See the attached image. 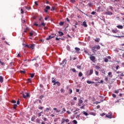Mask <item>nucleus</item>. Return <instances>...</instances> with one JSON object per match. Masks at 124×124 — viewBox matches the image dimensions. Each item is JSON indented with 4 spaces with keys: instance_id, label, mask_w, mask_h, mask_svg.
<instances>
[{
    "instance_id": "obj_1",
    "label": "nucleus",
    "mask_w": 124,
    "mask_h": 124,
    "mask_svg": "<svg viewBox=\"0 0 124 124\" xmlns=\"http://www.w3.org/2000/svg\"><path fill=\"white\" fill-rule=\"evenodd\" d=\"M100 46H96L92 48L93 51H96V50H99Z\"/></svg>"
},
{
    "instance_id": "obj_2",
    "label": "nucleus",
    "mask_w": 124,
    "mask_h": 124,
    "mask_svg": "<svg viewBox=\"0 0 124 124\" xmlns=\"http://www.w3.org/2000/svg\"><path fill=\"white\" fill-rule=\"evenodd\" d=\"M23 96L24 98H26V97H30V93H22Z\"/></svg>"
},
{
    "instance_id": "obj_3",
    "label": "nucleus",
    "mask_w": 124,
    "mask_h": 124,
    "mask_svg": "<svg viewBox=\"0 0 124 124\" xmlns=\"http://www.w3.org/2000/svg\"><path fill=\"white\" fill-rule=\"evenodd\" d=\"M105 15H113V13L107 10L106 12L104 13Z\"/></svg>"
},
{
    "instance_id": "obj_4",
    "label": "nucleus",
    "mask_w": 124,
    "mask_h": 124,
    "mask_svg": "<svg viewBox=\"0 0 124 124\" xmlns=\"http://www.w3.org/2000/svg\"><path fill=\"white\" fill-rule=\"evenodd\" d=\"M107 118H108V119H112V113L109 112L108 114L106 115Z\"/></svg>"
},
{
    "instance_id": "obj_5",
    "label": "nucleus",
    "mask_w": 124,
    "mask_h": 124,
    "mask_svg": "<svg viewBox=\"0 0 124 124\" xmlns=\"http://www.w3.org/2000/svg\"><path fill=\"white\" fill-rule=\"evenodd\" d=\"M50 8H51V7H50V6H47L46 7V9H45V12H46V13H47V12H48V10H50Z\"/></svg>"
},
{
    "instance_id": "obj_6",
    "label": "nucleus",
    "mask_w": 124,
    "mask_h": 124,
    "mask_svg": "<svg viewBox=\"0 0 124 124\" xmlns=\"http://www.w3.org/2000/svg\"><path fill=\"white\" fill-rule=\"evenodd\" d=\"M52 38H54V36H52V35H50L48 37L46 38V40H50V39H52Z\"/></svg>"
},
{
    "instance_id": "obj_7",
    "label": "nucleus",
    "mask_w": 124,
    "mask_h": 124,
    "mask_svg": "<svg viewBox=\"0 0 124 124\" xmlns=\"http://www.w3.org/2000/svg\"><path fill=\"white\" fill-rule=\"evenodd\" d=\"M90 60H91V61H94V60H95V57H94V56H93L92 55H90Z\"/></svg>"
},
{
    "instance_id": "obj_8",
    "label": "nucleus",
    "mask_w": 124,
    "mask_h": 124,
    "mask_svg": "<svg viewBox=\"0 0 124 124\" xmlns=\"http://www.w3.org/2000/svg\"><path fill=\"white\" fill-rule=\"evenodd\" d=\"M53 110L56 111V113H60L61 112V110L57 109V108H53Z\"/></svg>"
},
{
    "instance_id": "obj_9",
    "label": "nucleus",
    "mask_w": 124,
    "mask_h": 124,
    "mask_svg": "<svg viewBox=\"0 0 124 124\" xmlns=\"http://www.w3.org/2000/svg\"><path fill=\"white\" fill-rule=\"evenodd\" d=\"M34 47V44H32L29 46V48L31 49V50L33 49V47Z\"/></svg>"
},
{
    "instance_id": "obj_10",
    "label": "nucleus",
    "mask_w": 124,
    "mask_h": 124,
    "mask_svg": "<svg viewBox=\"0 0 124 124\" xmlns=\"http://www.w3.org/2000/svg\"><path fill=\"white\" fill-rule=\"evenodd\" d=\"M58 33L59 34V36H62V35H63V33L62 31H59Z\"/></svg>"
},
{
    "instance_id": "obj_11",
    "label": "nucleus",
    "mask_w": 124,
    "mask_h": 124,
    "mask_svg": "<svg viewBox=\"0 0 124 124\" xmlns=\"http://www.w3.org/2000/svg\"><path fill=\"white\" fill-rule=\"evenodd\" d=\"M41 26H43V27H45V23L44 22H42L41 24L39 25V28H40Z\"/></svg>"
},
{
    "instance_id": "obj_12",
    "label": "nucleus",
    "mask_w": 124,
    "mask_h": 124,
    "mask_svg": "<svg viewBox=\"0 0 124 124\" xmlns=\"http://www.w3.org/2000/svg\"><path fill=\"white\" fill-rule=\"evenodd\" d=\"M117 28H118V29H122L124 27L122 25H118L117 26Z\"/></svg>"
},
{
    "instance_id": "obj_13",
    "label": "nucleus",
    "mask_w": 124,
    "mask_h": 124,
    "mask_svg": "<svg viewBox=\"0 0 124 124\" xmlns=\"http://www.w3.org/2000/svg\"><path fill=\"white\" fill-rule=\"evenodd\" d=\"M87 84H94V82L91 81L90 80H87Z\"/></svg>"
},
{
    "instance_id": "obj_14",
    "label": "nucleus",
    "mask_w": 124,
    "mask_h": 124,
    "mask_svg": "<svg viewBox=\"0 0 124 124\" xmlns=\"http://www.w3.org/2000/svg\"><path fill=\"white\" fill-rule=\"evenodd\" d=\"M83 25L84 26V27H85V28H87V27H88V25L86 23V21H84L83 22Z\"/></svg>"
},
{
    "instance_id": "obj_15",
    "label": "nucleus",
    "mask_w": 124,
    "mask_h": 124,
    "mask_svg": "<svg viewBox=\"0 0 124 124\" xmlns=\"http://www.w3.org/2000/svg\"><path fill=\"white\" fill-rule=\"evenodd\" d=\"M0 83H2L3 82V78L2 76H0Z\"/></svg>"
},
{
    "instance_id": "obj_16",
    "label": "nucleus",
    "mask_w": 124,
    "mask_h": 124,
    "mask_svg": "<svg viewBox=\"0 0 124 124\" xmlns=\"http://www.w3.org/2000/svg\"><path fill=\"white\" fill-rule=\"evenodd\" d=\"M57 85V86H61V83L59 82H56L55 83L53 84V85Z\"/></svg>"
},
{
    "instance_id": "obj_17",
    "label": "nucleus",
    "mask_w": 124,
    "mask_h": 124,
    "mask_svg": "<svg viewBox=\"0 0 124 124\" xmlns=\"http://www.w3.org/2000/svg\"><path fill=\"white\" fill-rule=\"evenodd\" d=\"M64 122H66V123H68V122H69V120H68V119L64 120L62 124H63V123H64Z\"/></svg>"
},
{
    "instance_id": "obj_18",
    "label": "nucleus",
    "mask_w": 124,
    "mask_h": 124,
    "mask_svg": "<svg viewBox=\"0 0 124 124\" xmlns=\"http://www.w3.org/2000/svg\"><path fill=\"white\" fill-rule=\"evenodd\" d=\"M82 113L84 114V115H85V116H88L89 115V114H88V113L85 111H82Z\"/></svg>"
},
{
    "instance_id": "obj_19",
    "label": "nucleus",
    "mask_w": 124,
    "mask_h": 124,
    "mask_svg": "<svg viewBox=\"0 0 124 124\" xmlns=\"http://www.w3.org/2000/svg\"><path fill=\"white\" fill-rule=\"evenodd\" d=\"M93 70L91 69L90 70V73H89L90 75H92V74H93Z\"/></svg>"
},
{
    "instance_id": "obj_20",
    "label": "nucleus",
    "mask_w": 124,
    "mask_h": 124,
    "mask_svg": "<svg viewBox=\"0 0 124 124\" xmlns=\"http://www.w3.org/2000/svg\"><path fill=\"white\" fill-rule=\"evenodd\" d=\"M100 41V38H96L95 39V41L96 42H99Z\"/></svg>"
},
{
    "instance_id": "obj_21",
    "label": "nucleus",
    "mask_w": 124,
    "mask_h": 124,
    "mask_svg": "<svg viewBox=\"0 0 124 124\" xmlns=\"http://www.w3.org/2000/svg\"><path fill=\"white\" fill-rule=\"evenodd\" d=\"M78 76H79V77H82V76H83V74H82L81 72H79L78 73Z\"/></svg>"
},
{
    "instance_id": "obj_22",
    "label": "nucleus",
    "mask_w": 124,
    "mask_h": 124,
    "mask_svg": "<svg viewBox=\"0 0 124 124\" xmlns=\"http://www.w3.org/2000/svg\"><path fill=\"white\" fill-rule=\"evenodd\" d=\"M75 50H76L77 52H78V51H80V48L78 47H75Z\"/></svg>"
},
{
    "instance_id": "obj_23",
    "label": "nucleus",
    "mask_w": 124,
    "mask_h": 124,
    "mask_svg": "<svg viewBox=\"0 0 124 124\" xmlns=\"http://www.w3.org/2000/svg\"><path fill=\"white\" fill-rule=\"evenodd\" d=\"M78 101L79 104H82V103H83V100H82V99H79Z\"/></svg>"
},
{
    "instance_id": "obj_24",
    "label": "nucleus",
    "mask_w": 124,
    "mask_h": 124,
    "mask_svg": "<svg viewBox=\"0 0 124 124\" xmlns=\"http://www.w3.org/2000/svg\"><path fill=\"white\" fill-rule=\"evenodd\" d=\"M64 62H65V63H66V60H65V59H64L63 60L62 64H63L64 63Z\"/></svg>"
},
{
    "instance_id": "obj_25",
    "label": "nucleus",
    "mask_w": 124,
    "mask_h": 124,
    "mask_svg": "<svg viewBox=\"0 0 124 124\" xmlns=\"http://www.w3.org/2000/svg\"><path fill=\"white\" fill-rule=\"evenodd\" d=\"M20 72L21 73V74H23V73H26V71L25 70H23V71H20Z\"/></svg>"
},
{
    "instance_id": "obj_26",
    "label": "nucleus",
    "mask_w": 124,
    "mask_h": 124,
    "mask_svg": "<svg viewBox=\"0 0 124 124\" xmlns=\"http://www.w3.org/2000/svg\"><path fill=\"white\" fill-rule=\"evenodd\" d=\"M63 24H64V22H61L60 23H59V25L60 26H62L63 25Z\"/></svg>"
},
{
    "instance_id": "obj_27",
    "label": "nucleus",
    "mask_w": 124,
    "mask_h": 124,
    "mask_svg": "<svg viewBox=\"0 0 124 124\" xmlns=\"http://www.w3.org/2000/svg\"><path fill=\"white\" fill-rule=\"evenodd\" d=\"M95 68H96V69H99L100 68V67L99 66H95Z\"/></svg>"
},
{
    "instance_id": "obj_28",
    "label": "nucleus",
    "mask_w": 124,
    "mask_h": 124,
    "mask_svg": "<svg viewBox=\"0 0 124 124\" xmlns=\"http://www.w3.org/2000/svg\"><path fill=\"white\" fill-rule=\"evenodd\" d=\"M0 63L1 65H4V62H1L0 60Z\"/></svg>"
},
{
    "instance_id": "obj_29",
    "label": "nucleus",
    "mask_w": 124,
    "mask_h": 124,
    "mask_svg": "<svg viewBox=\"0 0 124 124\" xmlns=\"http://www.w3.org/2000/svg\"><path fill=\"white\" fill-rule=\"evenodd\" d=\"M96 13L94 11H93L91 13L92 15H95Z\"/></svg>"
},
{
    "instance_id": "obj_30",
    "label": "nucleus",
    "mask_w": 124,
    "mask_h": 124,
    "mask_svg": "<svg viewBox=\"0 0 124 124\" xmlns=\"http://www.w3.org/2000/svg\"><path fill=\"white\" fill-rule=\"evenodd\" d=\"M31 121H33L34 120H35V116H33L31 119Z\"/></svg>"
},
{
    "instance_id": "obj_31",
    "label": "nucleus",
    "mask_w": 124,
    "mask_h": 124,
    "mask_svg": "<svg viewBox=\"0 0 124 124\" xmlns=\"http://www.w3.org/2000/svg\"><path fill=\"white\" fill-rule=\"evenodd\" d=\"M69 94H71V93H72V90L71 89H69Z\"/></svg>"
},
{
    "instance_id": "obj_32",
    "label": "nucleus",
    "mask_w": 124,
    "mask_h": 124,
    "mask_svg": "<svg viewBox=\"0 0 124 124\" xmlns=\"http://www.w3.org/2000/svg\"><path fill=\"white\" fill-rule=\"evenodd\" d=\"M120 93V91L119 90H115V93Z\"/></svg>"
},
{
    "instance_id": "obj_33",
    "label": "nucleus",
    "mask_w": 124,
    "mask_h": 124,
    "mask_svg": "<svg viewBox=\"0 0 124 124\" xmlns=\"http://www.w3.org/2000/svg\"><path fill=\"white\" fill-rule=\"evenodd\" d=\"M48 110H50V108H46V109L45 110V112H46V111L48 112Z\"/></svg>"
},
{
    "instance_id": "obj_34",
    "label": "nucleus",
    "mask_w": 124,
    "mask_h": 124,
    "mask_svg": "<svg viewBox=\"0 0 124 124\" xmlns=\"http://www.w3.org/2000/svg\"><path fill=\"white\" fill-rule=\"evenodd\" d=\"M34 77V74H31V78H33Z\"/></svg>"
},
{
    "instance_id": "obj_35",
    "label": "nucleus",
    "mask_w": 124,
    "mask_h": 124,
    "mask_svg": "<svg viewBox=\"0 0 124 124\" xmlns=\"http://www.w3.org/2000/svg\"><path fill=\"white\" fill-rule=\"evenodd\" d=\"M54 10H55V7H52L51 11H54Z\"/></svg>"
},
{
    "instance_id": "obj_36",
    "label": "nucleus",
    "mask_w": 124,
    "mask_h": 124,
    "mask_svg": "<svg viewBox=\"0 0 124 124\" xmlns=\"http://www.w3.org/2000/svg\"><path fill=\"white\" fill-rule=\"evenodd\" d=\"M16 107H17V105L16 104L14 105V109H16Z\"/></svg>"
},
{
    "instance_id": "obj_37",
    "label": "nucleus",
    "mask_w": 124,
    "mask_h": 124,
    "mask_svg": "<svg viewBox=\"0 0 124 124\" xmlns=\"http://www.w3.org/2000/svg\"><path fill=\"white\" fill-rule=\"evenodd\" d=\"M105 62H108V59L107 58H105Z\"/></svg>"
},
{
    "instance_id": "obj_38",
    "label": "nucleus",
    "mask_w": 124,
    "mask_h": 124,
    "mask_svg": "<svg viewBox=\"0 0 124 124\" xmlns=\"http://www.w3.org/2000/svg\"><path fill=\"white\" fill-rule=\"evenodd\" d=\"M43 108H44L43 107H39V109H40V110H42V109H43Z\"/></svg>"
},
{
    "instance_id": "obj_39",
    "label": "nucleus",
    "mask_w": 124,
    "mask_h": 124,
    "mask_svg": "<svg viewBox=\"0 0 124 124\" xmlns=\"http://www.w3.org/2000/svg\"><path fill=\"white\" fill-rule=\"evenodd\" d=\"M112 31V32H113V33H117V31H115L114 30H113Z\"/></svg>"
},
{
    "instance_id": "obj_40",
    "label": "nucleus",
    "mask_w": 124,
    "mask_h": 124,
    "mask_svg": "<svg viewBox=\"0 0 124 124\" xmlns=\"http://www.w3.org/2000/svg\"><path fill=\"white\" fill-rule=\"evenodd\" d=\"M21 14H24V11L23 10V9H22V8L21 9Z\"/></svg>"
},
{
    "instance_id": "obj_41",
    "label": "nucleus",
    "mask_w": 124,
    "mask_h": 124,
    "mask_svg": "<svg viewBox=\"0 0 124 124\" xmlns=\"http://www.w3.org/2000/svg\"><path fill=\"white\" fill-rule=\"evenodd\" d=\"M74 124H77V121L76 120H74L73 121Z\"/></svg>"
},
{
    "instance_id": "obj_42",
    "label": "nucleus",
    "mask_w": 124,
    "mask_h": 124,
    "mask_svg": "<svg viewBox=\"0 0 124 124\" xmlns=\"http://www.w3.org/2000/svg\"><path fill=\"white\" fill-rule=\"evenodd\" d=\"M72 71H73V72H76V70H75V69L73 68L72 69Z\"/></svg>"
},
{
    "instance_id": "obj_43",
    "label": "nucleus",
    "mask_w": 124,
    "mask_h": 124,
    "mask_svg": "<svg viewBox=\"0 0 124 124\" xmlns=\"http://www.w3.org/2000/svg\"><path fill=\"white\" fill-rule=\"evenodd\" d=\"M77 67L78 68V69H82V67L81 66H77Z\"/></svg>"
},
{
    "instance_id": "obj_44",
    "label": "nucleus",
    "mask_w": 124,
    "mask_h": 124,
    "mask_svg": "<svg viewBox=\"0 0 124 124\" xmlns=\"http://www.w3.org/2000/svg\"><path fill=\"white\" fill-rule=\"evenodd\" d=\"M61 93H64V90H63V89H61Z\"/></svg>"
},
{
    "instance_id": "obj_45",
    "label": "nucleus",
    "mask_w": 124,
    "mask_h": 124,
    "mask_svg": "<svg viewBox=\"0 0 124 124\" xmlns=\"http://www.w3.org/2000/svg\"><path fill=\"white\" fill-rule=\"evenodd\" d=\"M108 75L109 76H110V75H112V72H110L108 73Z\"/></svg>"
},
{
    "instance_id": "obj_46",
    "label": "nucleus",
    "mask_w": 124,
    "mask_h": 124,
    "mask_svg": "<svg viewBox=\"0 0 124 124\" xmlns=\"http://www.w3.org/2000/svg\"><path fill=\"white\" fill-rule=\"evenodd\" d=\"M36 122L38 124H40V121L38 119H37Z\"/></svg>"
},
{
    "instance_id": "obj_47",
    "label": "nucleus",
    "mask_w": 124,
    "mask_h": 124,
    "mask_svg": "<svg viewBox=\"0 0 124 124\" xmlns=\"http://www.w3.org/2000/svg\"><path fill=\"white\" fill-rule=\"evenodd\" d=\"M12 103H16V101L13 100L12 101Z\"/></svg>"
},
{
    "instance_id": "obj_48",
    "label": "nucleus",
    "mask_w": 124,
    "mask_h": 124,
    "mask_svg": "<svg viewBox=\"0 0 124 124\" xmlns=\"http://www.w3.org/2000/svg\"><path fill=\"white\" fill-rule=\"evenodd\" d=\"M30 36H32V35H33V33H32V32H30Z\"/></svg>"
},
{
    "instance_id": "obj_49",
    "label": "nucleus",
    "mask_w": 124,
    "mask_h": 124,
    "mask_svg": "<svg viewBox=\"0 0 124 124\" xmlns=\"http://www.w3.org/2000/svg\"><path fill=\"white\" fill-rule=\"evenodd\" d=\"M17 104L18 105H19V104H20V101H19V100H18L17 101Z\"/></svg>"
},
{
    "instance_id": "obj_50",
    "label": "nucleus",
    "mask_w": 124,
    "mask_h": 124,
    "mask_svg": "<svg viewBox=\"0 0 124 124\" xmlns=\"http://www.w3.org/2000/svg\"><path fill=\"white\" fill-rule=\"evenodd\" d=\"M41 113H42V111H41L40 113H38L39 117H40L41 116Z\"/></svg>"
},
{
    "instance_id": "obj_51",
    "label": "nucleus",
    "mask_w": 124,
    "mask_h": 124,
    "mask_svg": "<svg viewBox=\"0 0 124 124\" xmlns=\"http://www.w3.org/2000/svg\"><path fill=\"white\" fill-rule=\"evenodd\" d=\"M60 39H61V38H58V37H56V40L58 41V40H60Z\"/></svg>"
},
{
    "instance_id": "obj_52",
    "label": "nucleus",
    "mask_w": 124,
    "mask_h": 124,
    "mask_svg": "<svg viewBox=\"0 0 124 124\" xmlns=\"http://www.w3.org/2000/svg\"><path fill=\"white\" fill-rule=\"evenodd\" d=\"M43 97H44L43 95H41L40 96V99H42V98H43Z\"/></svg>"
},
{
    "instance_id": "obj_53",
    "label": "nucleus",
    "mask_w": 124,
    "mask_h": 124,
    "mask_svg": "<svg viewBox=\"0 0 124 124\" xmlns=\"http://www.w3.org/2000/svg\"><path fill=\"white\" fill-rule=\"evenodd\" d=\"M119 67H120V66L119 65H117L116 67V69L117 70L119 69Z\"/></svg>"
},
{
    "instance_id": "obj_54",
    "label": "nucleus",
    "mask_w": 124,
    "mask_h": 124,
    "mask_svg": "<svg viewBox=\"0 0 124 124\" xmlns=\"http://www.w3.org/2000/svg\"><path fill=\"white\" fill-rule=\"evenodd\" d=\"M28 81L29 82H31V78H28Z\"/></svg>"
},
{
    "instance_id": "obj_55",
    "label": "nucleus",
    "mask_w": 124,
    "mask_h": 124,
    "mask_svg": "<svg viewBox=\"0 0 124 124\" xmlns=\"http://www.w3.org/2000/svg\"><path fill=\"white\" fill-rule=\"evenodd\" d=\"M67 114H69V115H70V114H71V112H70V111H67Z\"/></svg>"
},
{
    "instance_id": "obj_56",
    "label": "nucleus",
    "mask_w": 124,
    "mask_h": 124,
    "mask_svg": "<svg viewBox=\"0 0 124 124\" xmlns=\"http://www.w3.org/2000/svg\"><path fill=\"white\" fill-rule=\"evenodd\" d=\"M52 36H54V37H55V36H56V34H51Z\"/></svg>"
},
{
    "instance_id": "obj_57",
    "label": "nucleus",
    "mask_w": 124,
    "mask_h": 124,
    "mask_svg": "<svg viewBox=\"0 0 124 124\" xmlns=\"http://www.w3.org/2000/svg\"><path fill=\"white\" fill-rule=\"evenodd\" d=\"M34 3L35 5H38V4L37 3V1H35Z\"/></svg>"
},
{
    "instance_id": "obj_58",
    "label": "nucleus",
    "mask_w": 124,
    "mask_h": 124,
    "mask_svg": "<svg viewBox=\"0 0 124 124\" xmlns=\"http://www.w3.org/2000/svg\"><path fill=\"white\" fill-rule=\"evenodd\" d=\"M109 9L111 10H113V7L112 6H109Z\"/></svg>"
},
{
    "instance_id": "obj_59",
    "label": "nucleus",
    "mask_w": 124,
    "mask_h": 124,
    "mask_svg": "<svg viewBox=\"0 0 124 124\" xmlns=\"http://www.w3.org/2000/svg\"><path fill=\"white\" fill-rule=\"evenodd\" d=\"M34 25L36 26V27H38V24H37L36 23H34Z\"/></svg>"
},
{
    "instance_id": "obj_60",
    "label": "nucleus",
    "mask_w": 124,
    "mask_h": 124,
    "mask_svg": "<svg viewBox=\"0 0 124 124\" xmlns=\"http://www.w3.org/2000/svg\"><path fill=\"white\" fill-rule=\"evenodd\" d=\"M95 74H96V75H98V72L96 71Z\"/></svg>"
},
{
    "instance_id": "obj_61",
    "label": "nucleus",
    "mask_w": 124,
    "mask_h": 124,
    "mask_svg": "<svg viewBox=\"0 0 124 124\" xmlns=\"http://www.w3.org/2000/svg\"><path fill=\"white\" fill-rule=\"evenodd\" d=\"M112 96H113V97H116V94H112Z\"/></svg>"
},
{
    "instance_id": "obj_62",
    "label": "nucleus",
    "mask_w": 124,
    "mask_h": 124,
    "mask_svg": "<svg viewBox=\"0 0 124 124\" xmlns=\"http://www.w3.org/2000/svg\"><path fill=\"white\" fill-rule=\"evenodd\" d=\"M52 82L55 84V83H56V82L55 81V80H52Z\"/></svg>"
},
{
    "instance_id": "obj_63",
    "label": "nucleus",
    "mask_w": 124,
    "mask_h": 124,
    "mask_svg": "<svg viewBox=\"0 0 124 124\" xmlns=\"http://www.w3.org/2000/svg\"><path fill=\"white\" fill-rule=\"evenodd\" d=\"M84 106H85V105H83V106L80 107V109H84Z\"/></svg>"
},
{
    "instance_id": "obj_64",
    "label": "nucleus",
    "mask_w": 124,
    "mask_h": 124,
    "mask_svg": "<svg viewBox=\"0 0 124 124\" xmlns=\"http://www.w3.org/2000/svg\"><path fill=\"white\" fill-rule=\"evenodd\" d=\"M79 91L80 90L79 89H76L77 93H79Z\"/></svg>"
}]
</instances>
